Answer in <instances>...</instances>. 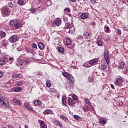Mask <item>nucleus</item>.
Returning a JSON list of instances; mask_svg holds the SVG:
<instances>
[{"label":"nucleus","instance_id":"f257e3e1","mask_svg":"<svg viewBox=\"0 0 128 128\" xmlns=\"http://www.w3.org/2000/svg\"><path fill=\"white\" fill-rule=\"evenodd\" d=\"M8 24L14 30H18L20 28V22L16 19L10 20L8 22Z\"/></svg>","mask_w":128,"mask_h":128},{"label":"nucleus","instance_id":"f03ea898","mask_svg":"<svg viewBox=\"0 0 128 128\" xmlns=\"http://www.w3.org/2000/svg\"><path fill=\"white\" fill-rule=\"evenodd\" d=\"M104 58L107 63V64H110V51L104 50Z\"/></svg>","mask_w":128,"mask_h":128},{"label":"nucleus","instance_id":"7ed1b4c3","mask_svg":"<svg viewBox=\"0 0 128 128\" xmlns=\"http://www.w3.org/2000/svg\"><path fill=\"white\" fill-rule=\"evenodd\" d=\"M20 38H18V36L16 35H13L11 37L9 38V40L10 42L12 44H14V42H16Z\"/></svg>","mask_w":128,"mask_h":128},{"label":"nucleus","instance_id":"20e7f679","mask_svg":"<svg viewBox=\"0 0 128 128\" xmlns=\"http://www.w3.org/2000/svg\"><path fill=\"white\" fill-rule=\"evenodd\" d=\"M122 84H124V81L121 78H118L115 81L116 86H122Z\"/></svg>","mask_w":128,"mask_h":128},{"label":"nucleus","instance_id":"39448f33","mask_svg":"<svg viewBox=\"0 0 128 128\" xmlns=\"http://www.w3.org/2000/svg\"><path fill=\"white\" fill-rule=\"evenodd\" d=\"M62 24V20L60 18H57L54 20L53 22V26H60Z\"/></svg>","mask_w":128,"mask_h":128},{"label":"nucleus","instance_id":"423d86ee","mask_svg":"<svg viewBox=\"0 0 128 128\" xmlns=\"http://www.w3.org/2000/svg\"><path fill=\"white\" fill-rule=\"evenodd\" d=\"M67 104L70 106H74V100L72 98H68L67 100Z\"/></svg>","mask_w":128,"mask_h":128},{"label":"nucleus","instance_id":"0eeeda50","mask_svg":"<svg viewBox=\"0 0 128 128\" xmlns=\"http://www.w3.org/2000/svg\"><path fill=\"white\" fill-rule=\"evenodd\" d=\"M65 28H66V30H68L66 31V32H70V34H72V32H74V30H70L71 25H70V22H67L66 23Z\"/></svg>","mask_w":128,"mask_h":128},{"label":"nucleus","instance_id":"6e6552de","mask_svg":"<svg viewBox=\"0 0 128 128\" xmlns=\"http://www.w3.org/2000/svg\"><path fill=\"white\" fill-rule=\"evenodd\" d=\"M4 12V16H10V8H6L3 9Z\"/></svg>","mask_w":128,"mask_h":128},{"label":"nucleus","instance_id":"1a4fd4ad","mask_svg":"<svg viewBox=\"0 0 128 128\" xmlns=\"http://www.w3.org/2000/svg\"><path fill=\"white\" fill-rule=\"evenodd\" d=\"M12 78H22V74L18 72H15L12 74Z\"/></svg>","mask_w":128,"mask_h":128},{"label":"nucleus","instance_id":"9d476101","mask_svg":"<svg viewBox=\"0 0 128 128\" xmlns=\"http://www.w3.org/2000/svg\"><path fill=\"white\" fill-rule=\"evenodd\" d=\"M0 104L2 106H4L6 108H10V104H8V101H6V102L4 101V100H2L0 98Z\"/></svg>","mask_w":128,"mask_h":128},{"label":"nucleus","instance_id":"9b49d317","mask_svg":"<svg viewBox=\"0 0 128 128\" xmlns=\"http://www.w3.org/2000/svg\"><path fill=\"white\" fill-rule=\"evenodd\" d=\"M8 58H4L3 59L0 60V66H4L5 64H6L8 62Z\"/></svg>","mask_w":128,"mask_h":128},{"label":"nucleus","instance_id":"f8f14e48","mask_svg":"<svg viewBox=\"0 0 128 128\" xmlns=\"http://www.w3.org/2000/svg\"><path fill=\"white\" fill-rule=\"evenodd\" d=\"M12 102L14 106H20V101L16 99H13Z\"/></svg>","mask_w":128,"mask_h":128},{"label":"nucleus","instance_id":"ddd939ff","mask_svg":"<svg viewBox=\"0 0 128 128\" xmlns=\"http://www.w3.org/2000/svg\"><path fill=\"white\" fill-rule=\"evenodd\" d=\"M66 78L70 82H74V76L70 74L67 77H66Z\"/></svg>","mask_w":128,"mask_h":128},{"label":"nucleus","instance_id":"4468645a","mask_svg":"<svg viewBox=\"0 0 128 128\" xmlns=\"http://www.w3.org/2000/svg\"><path fill=\"white\" fill-rule=\"evenodd\" d=\"M88 18V13H82L80 15V18L82 20H86Z\"/></svg>","mask_w":128,"mask_h":128},{"label":"nucleus","instance_id":"2eb2a0df","mask_svg":"<svg viewBox=\"0 0 128 128\" xmlns=\"http://www.w3.org/2000/svg\"><path fill=\"white\" fill-rule=\"evenodd\" d=\"M98 62V59L97 58H95L92 60H91L90 61L89 64L91 66H93V64H96V62Z\"/></svg>","mask_w":128,"mask_h":128},{"label":"nucleus","instance_id":"dca6fc26","mask_svg":"<svg viewBox=\"0 0 128 128\" xmlns=\"http://www.w3.org/2000/svg\"><path fill=\"white\" fill-rule=\"evenodd\" d=\"M8 44V41L4 39L2 40L1 42V46H3L4 48Z\"/></svg>","mask_w":128,"mask_h":128},{"label":"nucleus","instance_id":"f3484780","mask_svg":"<svg viewBox=\"0 0 128 128\" xmlns=\"http://www.w3.org/2000/svg\"><path fill=\"white\" fill-rule=\"evenodd\" d=\"M38 122L40 124V128H46V125L44 124V120H38Z\"/></svg>","mask_w":128,"mask_h":128},{"label":"nucleus","instance_id":"a211bd4d","mask_svg":"<svg viewBox=\"0 0 128 128\" xmlns=\"http://www.w3.org/2000/svg\"><path fill=\"white\" fill-rule=\"evenodd\" d=\"M25 50L26 52H27L31 54H34V52L30 48H26Z\"/></svg>","mask_w":128,"mask_h":128},{"label":"nucleus","instance_id":"6ab92c4d","mask_svg":"<svg viewBox=\"0 0 128 128\" xmlns=\"http://www.w3.org/2000/svg\"><path fill=\"white\" fill-rule=\"evenodd\" d=\"M52 114V110L50 109H47L43 112L44 114Z\"/></svg>","mask_w":128,"mask_h":128},{"label":"nucleus","instance_id":"aec40b11","mask_svg":"<svg viewBox=\"0 0 128 128\" xmlns=\"http://www.w3.org/2000/svg\"><path fill=\"white\" fill-rule=\"evenodd\" d=\"M84 36L82 35H79L77 36V40L78 42H82V40H84Z\"/></svg>","mask_w":128,"mask_h":128},{"label":"nucleus","instance_id":"412c9836","mask_svg":"<svg viewBox=\"0 0 128 128\" xmlns=\"http://www.w3.org/2000/svg\"><path fill=\"white\" fill-rule=\"evenodd\" d=\"M82 36L84 38H88L90 36V34H89L88 32H85L83 34Z\"/></svg>","mask_w":128,"mask_h":128},{"label":"nucleus","instance_id":"4be33fe9","mask_svg":"<svg viewBox=\"0 0 128 128\" xmlns=\"http://www.w3.org/2000/svg\"><path fill=\"white\" fill-rule=\"evenodd\" d=\"M118 68L120 70H122V68H124V62H120L118 65Z\"/></svg>","mask_w":128,"mask_h":128},{"label":"nucleus","instance_id":"5701e85b","mask_svg":"<svg viewBox=\"0 0 128 128\" xmlns=\"http://www.w3.org/2000/svg\"><path fill=\"white\" fill-rule=\"evenodd\" d=\"M99 122L102 124H106V121L102 118H99Z\"/></svg>","mask_w":128,"mask_h":128},{"label":"nucleus","instance_id":"b1692460","mask_svg":"<svg viewBox=\"0 0 128 128\" xmlns=\"http://www.w3.org/2000/svg\"><path fill=\"white\" fill-rule=\"evenodd\" d=\"M22 90V88L20 87H17L12 88V92H20Z\"/></svg>","mask_w":128,"mask_h":128},{"label":"nucleus","instance_id":"393cba45","mask_svg":"<svg viewBox=\"0 0 128 128\" xmlns=\"http://www.w3.org/2000/svg\"><path fill=\"white\" fill-rule=\"evenodd\" d=\"M18 4L19 6H24L26 2H24V0H18Z\"/></svg>","mask_w":128,"mask_h":128},{"label":"nucleus","instance_id":"a878e982","mask_svg":"<svg viewBox=\"0 0 128 128\" xmlns=\"http://www.w3.org/2000/svg\"><path fill=\"white\" fill-rule=\"evenodd\" d=\"M38 47L40 50H44V44L42 42H40L38 44Z\"/></svg>","mask_w":128,"mask_h":128},{"label":"nucleus","instance_id":"bb28decb","mask_svg":"<svg viewBox=\"0 0 128 128\" xmlns=\"http://www.w3.org/2000/svg\"><path fill=\"white\" fill-rule=\"evenodd\" d=\"M58 50L61 54H64V49L62 47H58Z\"/></svg>","mask_w":128,"mask_h":128},{"label":"nucleus","instance_id":"cd10ccee","mask_svg":"<svg viewBox=\"0 0 128 128\" xmlns=\"http://www.w3.org/2000/svg\"><path fill=\"white\" fill-rule=\"evenodd\" d=\"M6 36V32H2V31H0V36L2 38H4Z\"/></svg>","mask_w":128,"mask_h":128},{"label":"nucleus","instance_id":"c85d7f7f","mask_svg":"<svg viewBox=\"0 0 128 128\" xmlns=\"http://www.w3.org/2000/svg\"><path fill=\"white\" fill-rule=\"evenodd\" d=\"M66 46H70L72 44V40L70 38L66 39Z\"/></svg>","mask_w":128,"mask_h":128},{"label":"nucleus","instance_id":"c756f323","mask_svg":"<svg viewBox=\"0 0 128 128\" xmlns=\"http://www.w3.org/2000/svg\"><path fill=\"white\" fill-rule=\"evenodd\" d=\"M55 124L56 126H60V128H62V122L59 121H56Z\"/></svg>","mask_w":128,"mask_h":128},{"label":"nucleus","instance_id":"7c9ffc66","mask_svg":"<svg viewBox=\"0 0 128 128\" xmlns=\"http://www.w3.org/2000/svg\"><path fill=\"white\" fill-rule=\"evenodd\" d=\"M96 44H97L98 46H102V40H100V38H98Z\"/></svg>","mask_w":128,"mask_h":128},{"label":"nucleus","instance_id":"2f4dec72","mask_svg":"<svg viewBox=\"0 0 128 128\" xmlns=\"http://www.w3.org/2000/svg\"><path fill=\"white\" fill-rule=\"evenodd\" d=\"M24 60H22L19 59L18 60V64L19 66H22V64H24Z\"/></svg>","mask_w":128,"mask_h":128},{"label":"nucleus","instance_id":"473e14b6","mask_svg":"<svg viewBox=\"0 0 128 128\" xmlns=\"http://www.w3.org/2000/svg\"><path fill=\"white\" fill-rule=\"evenodd\" d=\"M24 84V82L22 81H20L18 82H17L16 84V85L18 86H22Z\"/></svg>","mask_w":128,"mask_h":128},{"label":"nucleus","instance_id":"72a5a7b5","mask_svg":"<svg viewBox=\"0 0 128 128\" xmlns=\"http://www.w3.org/2000/svg\"><path fill=\"white\" fill-rule=\"evenodd\" d=\"M46 85L47 88H50L52 86V83H50V80H47L46 82Z\"/></svg>","mask_w":128,"mask_h":128},{"label":"nucleus","instance_id":"f704fd0d","mask_svg":"<svg viewBox=\"0 0 128 128\" xmlns=\"http://www.w3.org/2000/svg\"><path fill=\"white\" fill-rule=\"evenodd\" d=\"M34 102L35 106H40V100H35V101H34Z\"/></svg>","mask_w":128,"mask_h":128},{"label":"nucleus","instance_id":"c9c22d12","mask_svg":"<svg viewBox=\"0 0 128 128\" xmlns=\"http://www.w3.org/2000/svg\"><path fill=\"white\" fill-rule=\"evenodd\" d=\"M72 98L73 100H78V96L76 95L75 94H74L72 96Z\"/></svg>","mask_w":128,"mask_h":128},{"label":"nucleus","instance_id":"e433bc0d","mask_svg":"<svg viewBox=\"0 0 128 128\" xmlns=\"http://www.w3.org/2000/svg\"><path fill=\"white\" fill-rule=\"evenodd\" d=\"M82 110L84 112H88L90 110V108H88V106L82 107Z\"/></svg>","mask_w":128,"mask_h":128},{"label":"nucleus","instance_id":"4c0bfd02","mask_svg":"<svg viewBox=\"0 0 128 128\" xmlns=\"http://www.w3.org/2000/svg\"><path fill=\"white\" fill-rule=\"evenodd\" d=\"M62 102L64 106L66 104V98H62Z\"/></svg>","mask_w":128,"mask_h":128},{"label":"nucleus","instance_id":"58836bf2","mask_svg":"<svg viewBox=\"0 0 128 128\" xmlns=\"http://www.w3.org/2000/svg\"><path fill=\"white\" fill-rule=\"evenodd\" d=\"M102 70H106V64H102L101 66Z\"/></svg>","mask_w":128,"mask_h":128},{"label":"nucleus","instance_id":"ea45409f","mask_svg":"<svg viewBox=\"0 0 128 128\" xmlns=\"http://www.w3.org/2000/svg\"><path fill=\"white\" fill-rule=\"evenodd\" d=\"M62 76H64V78H67L68 77V76L70 74H68V72H63L62 73Z\"/></svg>","mask_w":128,"mask_h":128},{"label":"nucleus","instance_id":"a19ab883","mask_svg":"<svg viewBox=\"0 0 128 128\" xmlns=\"http://www.w3.org/2000/svg\"><path fill=\"white\" fill-rule=\"evenodd\" d=\"M8 6L9 8H12L14 6V4H12V2H9L8 4Z\"/></svg>","mask_w":128,"mask_h":128},{"label":"nucleus","instance_id":"79ce46f5","mask_svg":"<svg viewBox=\"0 0 128 128\" xmlns=\"http://www.w3.org/2000/svg\"><path fill=\"white\" fill-rule=\"evenodd\" d=\"M74 118H75L76 120H80V117L78 115H74Z\"/></svg>","mask_w":128,"mask_h":128},{"label":"nucleus","instance_id":"37998d69","mask_svg":"<svg viewBox=\"0 0 128 128\" xmlns=\"http://www.w3.org/2000/svg\"><path fill=\"white\" fill-rule=\"evenodd\" d=\"M84 102H86V104H89L90 103V100H88V98H85L84 99Z\"/></svg>","mask_w":128,"mask_h":128},{"label":"nucleus","instance_id":"c03bdc74","mask_svg":"<svg viewBox=\"0 0 128 128\" xmlns=\"http://www.w3.org/2000/svg\"><path fill=\"white\" fill-rule=\"evenodd\" d=\"M32 46L34 48H37L38 46H36V44L34 43H32Z\"/></svg>","mask_w":128,"mask_h":128},{"label":"nucleus","instance_id":"a18cd8bd","mask_svg":"<svg viewBox=\"0 0 128 128\" xmlns=\"http://www.w3.org/2000/svg\"><path fill=\"white\" fill-rule=\"evenodd\" d=\"M26 108L28 109V110H30V112L32 111V107L30 106H28Z\"/></svg>","mask_w":128,"mask_h":128},{"label":"nucleus","instance_id":"49530a36","mask_svg":"<svg viewBox=\"0 0 128 128\" xmlns=\"http://www.w3.org/2000/svg\"><path fill=\"white\" fill-rule=\"evenodd\" d=\"M64 12H70V8H66L64 9Z\"/></svg>","mask_w":128,"mask_h":128},{"label":"nucleus","instance_id":"de8ad7c7","mask_svg":"<svg viewBox=\"0 0 128 128\" xmlns=\"http://www.w3.org/2000/svg\"><path fill=\"white\" fill-rule=\"evenodd\" d=\"M30 10L32 14H34V12H36V10H34V8H30Z\"/></svg>","mask_w":128,"mask_h":128},{"label":"nucleus","instance_id":"09e8293b","mask_svg":"<svg viewBox=\"0 0 128 128\" xmlns=\"http://www.w3.org/2000/svg\"><path fill=\"white\" fill-rule=\"evenodd\" d=\"M50 92H56V90H54V88L50 89Z\"/></svg>","mask_w":128,"mask_h":128},{"label":"nucleus","instance_id":"8fccbe9b","mask_svg":"<svg viewBox=\"0 0 128 128\" xmlns=\"http://www.w3.org/2000/svg\"><path fill=\"white\" fill-rule=\"evenodd\" d=\"M105 28H106V32H110V28H108V26H105Z\"/></svg>","mask_w":128,"mask_h":128},{"label":"nucleus","instance_id":"3c124183","mask_svg":"<svg viewBox=\"0 0 128 128\" xmlns=\"http://www.w3.org/2000/svg\"><path fill=\"white\" fill-rule=\"evenodd\" d=\"M4 76V72L0 71V78Z\"/></svg>","mask_w":128,"mask_h":128},{"label":"nucleus","instance_id":"603ef678","mask_svg":"<svg viewBox=\"0 0 128 128\" xmlns=\"http://www.w3.org/2000/svg\"><path fill=\"white\" fill-rule=\"evenodd\" d=\"M60 118H62V120H66V118L64 116H60Z\"/></svg>","mask_w":128,"mask_h":128},{"label":"nucleus","instance_id":"864d4df0","mask_svg":"<svg viewBox=\"0 0 128 128\" xmlns=\"http://www.w3.org/2000/svg\"><path fill=\"white\" fill-rule=\"evenodd\" d=\"M117 33L118 34H122V30H117Z\"/></svg>","mask_w":128,"mask_h":128},{"label":"nucleus","instance_id":"5fc2aeb1","mask_svg":"<svg viewBox=\"0 0 128 128\" xmlns=\"http://www.w3.org/2000/svg\"><path fill=\"white\" fill-rule=\"evenodd\" d=\"M24 105H25L26 108H27V107L28 106L29 104H28V102H25Z\"/></svg>","mask_w":128,"mask_h":128},{"label":"nucleus","instance_id":"6e6d98bb","mask_svg":"<svg viewBox=\"0 0 128 128\" xmlns=\"http://www.w3.org/2000/svg\"><path fill=\"white\" fill-rule=\"evenodd\" d=\"M24 62L25 63V66H28V61H24Z\"/></svg>","mask_w":128,"mask_h":128},{"label":"nucleus","instance_id":"4d7b16f0","mask_svg":"<svg viewBox=\"0 0 128 128\" xmlns=\"http://www.w3.org/2000/svg\"><path fill=\"white\" fill-rule=\"evenodd\" d=\"M63 20H64V22H68V18H66V17L64 16Z\"/></svg>","mask_w":128,"mask_h":128},{"label":"nucleus","instance_id":"13d9d810","mask_svg":"<svg viewBox=\"0 0 128 128\" xmlns=\"http://www.w3.org/2000/svg\"><path fill=\"white\" fill-rule=\"evenodd\" d=\"M123 104H124V103L122 102H120L119 103L118 106H122Z\"/></svg>","mask_w":128,"mask_h":128},{"label":"nucleus","instance_id":"bf43d9fd","mask_svg":"<svg viewBox=\"0 0 128 128\" xmlns=\"http://www.w3.org/2000/svg\"><path fill=\"white\" fill-rule=\"evenodd\" d=\"M110 87L112 88V90H114V84H110Z\"/></svg>","mask_w":128,"mask_h":128},{"label":"nucleus","instance_id":"052dcab7","mask_svg":"<svg viewBox=\"0 0 128 128\" xmlns=\"http://www.w3.org/2000/svg\"><path fill=\"white\" fill-rule=\"evenodd\" d=\"M91 2L92 4H96V0H91Z\"/></svg>","mask_w":128,"mask_h":128},{"label":"nucleus","instance_id":"680f3d73","mask_svg":"<svg viewBox=\"0 0 128 128\" xmlns=\"http://www.w3.org/2000/svg\"><path fill=\"white\" fill-rule=\"evenodd\" d=\"M9 60H14V58H9Z\"/></svg>","mask_w":128,"mask_h":128},{"label":"nucleus","instance_id":"e2e57ef3","mask_svg":"<svg viewBox=\"0 0 128 128\" xmlns=\"http://www.w3.org/2000/svg\"><path fill=\"white\" fill-rule=\"evenodd\" d=\"M71 0V2H76V0Z\"/></svg>","mask_w":128,"mask_h":128},{"label":"nucleus","instance_id":"0e129e2a","mask_svg":"<svg viewBox=\"0 0 128 128\" xmlns=\"http://www.w3.org/2000/svg\"><path fill=\"white\" fill-rule=\"evenodd\" d=\"M8 128H13L12 127V126H10V125H8Z\"/></svg>","mask_w":128,"mask_h":128},{"label":"nucleus","instance_id":"69168bd1","mask_svg":"<svg viewBox=\"0 0 128 128\" xmlns=\"http://www.w3.org/2000/svg\"><path fill=\"white\" fill-rule=\"evenodd\" d=\"M92 25L93 26H95L96 25V23H92Z\"/></svg>","mask_w":128,"mask_h":128},{"label":"nucleus","instance_id":"338daca9","mask_svg":"<svg viewBox=\"0 0 128 128\" xmlns=\"http://www.w3.org/2000/svg\"><path fill=\"white\" fill-rule=\"evenodd\" d=\"M25 128H28V126H25Z\"/></svg>","mask_w":128,"mask_h":128},{"label":"nucleus","instance_id":"774afa93","mask_svg":"<svg viewBox=\"0 0 128 128\" xmlns=\"http://www.w3.org/2000/svg\"><path fill=\"white\" fill-rule=\"evenodd\" d=\"M127 2L128 3V0H127Z\"/></svg>","mask_w":128,"mask_h":128}]
</instances>
